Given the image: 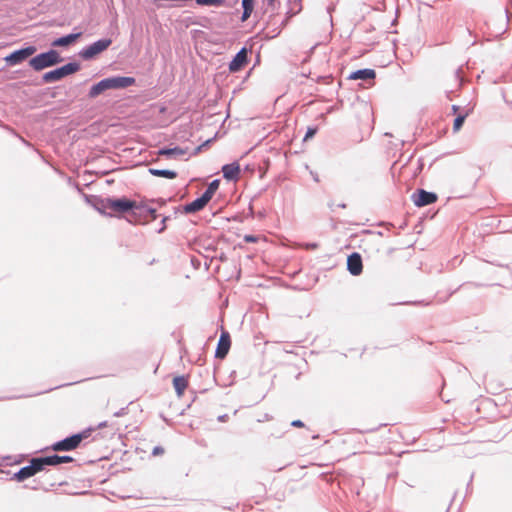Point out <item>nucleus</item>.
Here are the masks:
<instances>
[{
    "instance_id": "obj_25",
    "label": "nucleus",
    "mask_w": 512,
    "mask_h": 512,
    "mask_svg": "<svg viewBox=\"0 0 512 512\" xmlns=\"http://www.w3.org/2000/svg\"><path fill=\"white\" fill-rule=\"evenodd\" d=\"M219 183H220V181L218 179H215L212 182H210L208 184L206 190L204 191V193L201 196H203L205 198V200H207L209 202L212 199L215 192L217 191V189L219 187Z\"/></svg>"
},
{
    "instance_id": "obj_17",
    "label": "nucleus",
    "mask_w": 512,
    "mask_h": 512,
    "mask_svg": "<svg viewBox=\"0 0 512 512\" xmlns=\"http://www.w3.org/2000/svg\"><path fill=\"white\" fill-rule=\"evenodd\" d=\"M136 216H145V221L155 220L158 216L156 209L147 205H137L135 208Z\"/></svg>"
},
{
    "instance_id": "obj_34",
    "label": "nucleus",
    "mask_w": 512,
    "mask_h": 512,
    "mask_svg": "<svg viewBox=\"0 0 512 512\" xmlns=\"http://www.w3.org/2000/svg\"><path fill=\"white\" fill-rule=\"evenodd\" d=\"M290 425L293 426V427L301 428V427L304 426V423L301 420H293L290 423Z\"/></svg>"
},
{
    "instance_id": "obj_14",
    "label": "nucleus",
    "mask_w": 512,
    "mask_h": 512,
    "mask_svg": "<svg viewBox=\"0 0 512 512\" xmlns=\"http://www.w3.org/2000/svg\"><path fill=\"white\" fill-rule=\"evenodd\" d=\"M188 152V148H182L175 146L173 148L163 147L158 150L159 156H165L167 158H179Z\"/></svg>"
},
{
    "instance_id": "obj_13",
    "label": "nucleus",
    "mask_w": 512,
    "mask_h": 512,
    "mask_svg": "<svg viewBox=\"0 0 512 512\" xmlns=\"http://www.w3.org/2000/svg\"><path fill=\"white\" fill-rule=\"evenodd\" d=\"M223 177L228 181H236L240 175V166L237 162L225 164L222 167Z\"/></svg>"
},
{
    "instance_id": "obj_2",
    "label": "nucleus",
    "mask_w": 512,
    "mask_h": 512,
    "mask_svg": "<svg viewBox=\"0 0 512 512\" xmlns=\"http://www.w3.org/2000/svg\"><path fill=\"white\" fill-rule=\"evenodd\" d=\"M90 429L68 436L52 444L53 451H72L79 447L81 442L90 436Z\"/></svg>"
},
{
    "instance_id": "obj_5",
    "label": "nucleus",
    "mask_w": 512,
    "mask_h": 512,
    "mask_svg": "<svg viewBox=\"0 0 512 512\" xmlns=\"http://www.w3.org/2000/svg\"><path fill=\"white\" fill-rule=\"evenodd\" d=\"M37 51V48L33 45L26 46L18 49L4 57V61L8 66H16L26 61Z\"/></svg>"
},
{
    "instance_id": "obj_41",
    "label": "nucleus",
    "mask_w": 512,
    "mask_h": 512,
    "mask_svg": "<svg viewBox=\"0 0 512 512\" xmlns=\"http://www.w3.org/2000/svg\"><path fill=\"white\" fill-rule=\"evenodd\" d=\"M339 207H341V208H345V207H346V205H345L344 203H343V204H339Z\"/></svg>"
},
{
    "instance_id": "obj_38",
    "label": "nucleus",
    "mask_w": 512,
    "mask_h": 512,
    "mask_svg": "<svg viewBox=\"0 0 512 512\" xmlns=\"http://www.w3.org/2000/svg\"><path fill=\"white\" fill-rule=\"evenodd\" d=\"M459 107L457 105H453L452 106V110L454 113H456L458 111Z\"/></svg>"
},
{
    "instance_id": "obj_7",
    "label": "nucleus",
    "mask_w": 512,
    "mask_h": 512,
    "mask_svg": "<svg viewBox=\"0 0 512 512\" xmlns=\"http://www.w3.org/2000/svg\"><path fill=\"white\" fill-rule=\"evenodd\" d=\"M107 90L124 89L135 83V78L129 76H114L103 79Z\"/></svg>"
},
{
    "instance_id": "obj_19",
    "label": "nucleus",
    "mask_w": 512,
    "mask_h": 512,
    "mask_svg": "<svg viewBox=\"0 0 512 512\" xmlns=\"http://www.w3.org/2000/svg\"><path fill=\"white\" fill-rule=\"evenodd\" d=\"M29 464L34 474L43 471L46 466H49L46 456L32 458Z\"/></svg>"
},
{
    "instance_id": "obj_21",
    "label": "nucleus",
    "mask_w": 512,
    "mask_h": 512,
    "mask_svg": "<svg viewBox=\"0 0 512 512\" xmlns=\"http://www.w3.org/2000/svg\"><path fill=\"white\" fill-rule=\"evenodd\" d=\"M46 457H47V462L49 463V466H57L62 463L72 462L74 460L71 456H68V455L59 456L57 454H53V455H48Z\"/></svg>"
},
{
    "instance_id": "obj_9",
    "label": "nucleus",
    "mask_w": 512,
    "mask_h": 512,
    "mask_svg": "<svg viewBox=\"0 0 512 512\" xmlns=\"http://www.w3.org/2000/svg\"><path fill=\"white\" fill-rule=\"evenodd\" d=\"M248 63V50L241 48L229 63V70L232 73L240 71Z\"/></svg>"
},
{
    "instance_id": "obj_11",
    "label": "nucleus",
    "mask_w": 512,
    "mask_h": 512,
    "mask_svg": "<svg viewBox=\"0 0 512 512\" xmlns=\"http://www.w3.org/2000/svg\"><path fill=\"white\" fill-rule=\"evenodd\" d=\"M347 270L353 276H358L362 273L363 263L362 257L359 253L353 252L347 258Z\"/></svg>"
},
{
    "instance_id": "obj_16",
    "label": "nucleus",
    "mask_w": 512,
    "mask_h": 512,
    "mask_svg": "<svg viewBox=\"0 0 512 512\" xmlns=\"http://www.w3.org/2000/svg\"><path fill=\"white\" fill-rule=\"evenodd\" d=\"M207 204H208V201L205 200V198L203 196H200V197L196 198L195 200H193L192 202L186 204L183 207V210L186 214H191V213H195V212L202 210Z\"/></svg>"
},
{
    "instance_id": "obj_22",
    "label": "nucleus",
    "mask_w": 512,
    "mask_h": 512,
    "mask_svg": "<svg viewBox=\"0 0 512 512\" xmlns=\"http://www.w3.org/2000/svg\"><path fill=\"white\" fill-rule=\"evenodd\" d=\"M188 381L184 376H176L173 379V386L178 396H181L187 388Z\"/></svg>"
},
{
    "instance_id": "obj_42",
    "label": "nucleus",
    "mask_w": 512,
    "mask_h": 512,
    "mask_svg": "<svg viewBox=\"0 0 512 512\" xmlns=\"http://www.w3.org/2000/svg\"><path fill=\"white\" fill-rule=\"evenodd\" d=\"M283 433H284V432H281L280 434H278V435H275V436H276V438H279V437H281Z\"/></svg>"
},
{
    "instance_id": "obj_35",
    "label": "nucleus",
    "mask_w": 512,
    "mask_h": 512,
    "mask_svg": "<svg viewBox=\"0 0 512 512\" xmlns=\"http://www.w3.org/2000/svg\"><path fill=\"white\" fill-rule=\"evenodd\" d=\"M304 247L308 250H314V249H317L318 248V244L317 243H306L304 245Z\"/></svg>"
},
{
    "instance_id": "obj_12",
    "label": "nucleus",
    "mask_w": 512,
    "mask_h": 512,
    "mask_svg": "<svg viewBox=\"0 0 512 512\" xmlns=\"http://www.w3.org/2000/svg\"><path fill=\"white\" fill-rule=\"evenodd\" d=\"M87 202L101 214H107L109 209V197L86 196Z\"/></svg>"
},
{
    "instance_id": "obj_20",
    "label": "nucleus",
    "mask_w": 512,
    "mask_h": 512,
    "mask_svg": "<svg viewBox=\"0 0 512 512\" xmlns=\"http://www.w3.org/2000/svg\"><path fill=\"white\" fill-rule=\"evenodd\" d=\"M148 172L155 177H163L167 179H175L177 177V172L169 169L149 168Z\"/></svg>"
},
{
    "instance_id": "obj_1",
    "label": "nucleus",
    "mask_w": 512,
    "mask_h": 512,
    "mask_svg": "<svg viewBox=\"0 0 512 512\" xmlns=\"http://www.w3.org/2000/svg\"><path fill=\"white\" fill-rule=\"evenodd\" d=\"M63 61L59 52L54 49H50L46 52L40 53L29 60V65L35 71H41L45 68L55 66Z\"/></svg>"
},
{
    "instance_id": "obj_33",
    "label": "nucleus",
    "mask_w": 512,
    "mask_h": 512,
    "mask_svg": "<svg viewBox=\"0 0 512 512\" xmlns=\"http://www.w3.org/2000/svg\"><path fill=\"white\" fill-rule=\"evenodd\" d=\"M164 453V449L161 446H156L153 448L152 454L153 455H161Z\"/></svg>"
},
{
    "instance_id": "obj_40",
    "label": "nucleus",
    "mask_w": 512,
    "mask_h": 512,
    "mask_svg": "<svg viewBox=\"0 0 512 512\" xmlns=\"http://www.w3.org/2000/svg\"><path fill=\"white\" fill-rule=\"evenodd\" d=\"M106 425H107L106 422H102V423L99 424V427L103 428V427H106Z\"/></svg>"
},
{
    "instance_id": "obj_23",
    "label": "nucleus",
    "mask_w": 512,
    "mask_h": 512,
    "mask_svg": "<svg viewBox=\"0 0 512 512\" xmlns=\"http://www.w3.org/2000/svg\"><path fill=\"white\" fill-rule=\"evenodd\" d=\"M242 16L241 21L245 22L251 16L254 9V0H242Z\"/></svg>"
},
{
    "instance_id": "obj_39",
    "label": "nucleus",
    "mask_w": 512,
    "mask_h": 512,
    "mask_svg": "<svg viewBox=\"0 0 512 512\" xmlns=\"http://www.w3.org/2000/svg\"><path fill=\"white\" fill-rule=\"evenodd\" d=\"M276 0H267L269 6H273Z\"/></svg>"
},
{
    "instance_id": "obj_24",
    "label": "nucleus",
    "mask_w": 512,
    "mask_h": 512,
    "mask_svg": "<svg viewBox=\"0 0 512 512\" xmlns=\"http://www.w3.org/2000/svg\"><path fill=\"white\" fill-rule=\"evenodd\" d=\"M34 475L35 474L33 473L31 466L29 464L27 466L22 467L18 472H16L14 474V479L21 482V481H24Z\"/></svg>"
},
{
    "instance_id": "obj_6",
    "label": "nucleus",
    "mask_w": 512,
    "mask_h": 512,
    "mask_svg": "<svg viewBox=\"0 0 512 512\" xmlns=\"http://www.w3.org/2000/svg\"><path fill=\"white\" fill-rule=\"evenodd\" d=\"M136 202L126 197L122 198H110L109 197V210L118 213L131 212V217H136Z\"/></svg>"
},
{
    "instance_id": "obj_10",
    "label": "nucleus",
    "mask_w": 512,
    "mask_h": 512,
    "mask_svg": "<svg viewBox=\"0 0 512 512\" xmlns=\"http://www.w3.org/2000/svg\"><path fill=\"white\" fill-rule=\"evenodd\" d=\"M230 346L231 339L229 333L227 331H222L216 348L215 357L224 359L229 352Z\"/></svg>"
},
{
    "instance_id": "obj_36",
    "label": "nucleus",
    "mask_w": 512,
    "mask_h": 512,
    "mask_svg": "<svg viewBox=\"0 0 512 512\" xmlns=\"http://www.w3.org/2000/svg\"><path fill=\"white\" fill-rule=\"evenodd\" d=\"M127 413L126 408H121L117 412L114 413L115 417H121L124 416Z\"/></svg>"
},
{
    "instance_id": "obj_29",
    "label": "nucleus",
    "mask_w": 512,
    "mask_h": 512,
    "mask_svg": "<svg viewBox=\"0 0 512 512\" xmlns=\"http://www.w3.org/2000/svg\"><path fill=\"white\" fill-rule=\"evenodd\" d=\"M317 133V127H309L306 131V134H305V137H304V140H308L312 137H314V135Z\"/></svg>"
},
{
    "instance_id": "obj_4",
    "label": "nucleus",
    "mask_w": 512,
    "mask_h": 512,
    "mask_svg": "<svg viewBox=\"0 0 512 512\" xmlns=\"http://www.w3.org/2000/svg\"><path fill=\"white\" fill-rule=\"evenodd\" d=\"M111 44L112 40L110 38L99 39L80 50L79 56L83 60H91L98 54L105 51Z\"/></svg>"
},
{
    "instance_id": "obj_8",
    "label": "nucleus",
    "mask_w": 512,
    "mask_h": 512,
    "mask_svg": "<svg viewBox=\"0 0 512 512\" xmlns=\"http://www.w3.org/2000/svg\"><path fill=\"white\" fill-rule=\"evenodd\" d=\"M412 200L417 207H423L436 202L437 195L434 192L418 189L412 194Z\"/></svg>"
},
{
    "instance_id": "obj_37",
    "label": "nucleus",
    "mask_w": 512,
    "mask_h": 512,
    "mask_svg": "<svg viewBox=\"0 0 512 512\" xmlns=\"http://www.w3.org/2000/svg\"><path fill=\"white\" fill-rule=\"evenodd\" d=\"M227 418H228V415L224 414V415L219 416L218 420L221 421V422H224V421H226Z\"/></svg>"
},
{
    "instance_id": "obj_31",
    "label": "nucleus",
    "mask_w": 512,
    "mask_h": 512,
    "mask_svg": "<svg viewBox=\"0 0 512 512\" xmlns=\"http://www.w3.org/2000/svg\"><path fill=\"white\" fill-rule=\"evenodd\" d=\"M257 239L258 238L254 235H245L244 236V241L247 243H255V242H257Z\"/></svg>"
},
{
    "instance_id": "obj_26",
    "label": "nucleus",
    "mask_w": 512,
    "mask_h": 512,
    "mask_svg": "<svg viewBox=\"0 0 512 512\" xmlns=\"http://www.w3.org/2000/svg\"><path fill=\"white\" fill-rule=\"evenodd\" d=\"M105 91H107V88H106L104 80L102 79L101 81H99L98 83L94 84L90 88L88 96L90 98H95V97L99 96L101 93H103Z\"/></svg>"
},
{
    "instance_id": "obj_3",
    "label": "nucleus",
    "mask_w": 512,
    "mask_h": 512,
    "mask_svg": "<svg viewBox=\"0 0 512 512\" xmlns=\"http://www.w3.org/2000/svg\"><path fill=\"white\" fill-rule=\"evenodd\" d=\"M80 70V64L78 62H69L61 67L46 72L42 79L45 83H52L63 79L64 77L76 73Z\"/></svg>"
},
{
    "instance_id": "obj_32",
    "label": "nucleus",
    "mask_w": 512,
    "mask_h": 512,
    "mask_svg": "<svg viewBox=\"0 0 512 512\" xmlns=\"http://www.w3.org/2000/svg\"><path fill=\"white\" fill-rule=\"evenodd\" d=\"M169 219L168 216L162 218L161 227L158 229V233H162L166 229V221Z\"/></svg>"
},
{
    "instance_id": "obj_27",
    "label": "nucleus",
    "mask_w": 512,
    "mask_h": 512,
    "mask_svg": "<svg viewBox=\"0 0 512 512\" xmlns=\"http://www.w3.org/2000/svg\"><path fill=\"white\" fill-rule=\"evenodd\" d=\"M201 6H215L219 7L224 4V0H195Z\"/></svg>"
},
{
    "instance_id": "obj_18",
    "label": "nucleus",
    "mask_w": 512,
    "mask_h": 512,
    "mask_svg": "<svg viewBox=\"0 0 512 512\" xmlns=\"http://www.w3.org/2000/svg\"><path fill=\"white\" fill-rule=\"evenodd\" d=\"M375 76H376V73L373 69L364 68V69H359V70L352 72L349 76V79L370 80V79H374Z\"/></svg>"
},
{
    "instance_id": "obj_30",
    "label": "nucleus",
    "mask_w": 512,
    "mask_h": 512,
    "mask_svg": "<svg viewBox=\"0 0 512 512\" xmlns=\"http://www.w3.org/2000/svg\"><path fill=\"white\" fill-rule=\"evenodd\" d=\"M211 141H212V140H211V139H209V140L205 141L202 145H200V146L196 147V148L194 149V151H193L192 155H197V154L202 150V148H203L204 146L208 145Z\"/></svg>"
},
{
    "instance_id": "obj_15",
    "label": "nucleus",
    "mask_w": 512,
    "mask_h": 512,
    "mask_svg": "<svg viewBox=\"0 0 512 512\" xmlns=\"http://www.w3.org/2000/svg\"><path fill=\"white\" fill-rule=\"evenodd\" d=\"M82 36V32L71 33L62 37L55 39L51 45L53 47H67L74 43L77 39Z\"/></svg>"
},
{
    "instance_id": "obj_28",
    "label": "nucleus",
    "mask_w": 512,
    "mask_h": 512,
    "mask_svg": "<svg viewBox=\"0 0 512 512\" xmlns=\"http://www.w3.org/2000/svg\"><path fill=\"white\" fill-rule=\"evenodd\" d=\"M466 116H467V114L458 115L454 119V123H453V131L454 132H458L460 130V128L462 127V125L466 119Z\"/></svg>"
}]
</instances>
